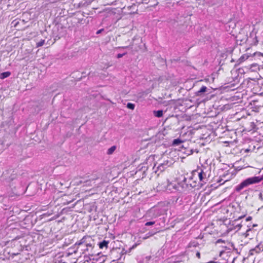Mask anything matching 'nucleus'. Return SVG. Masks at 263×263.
I'll use <instances>...</instances> for the list:
<instances>
[{"label":"nucleus","instance_id":"nucleus-13","mask_svg":"<svg viewBox=\"0 0 263 263\" xmlns=\"http://www.w3.org/2000/svg\"><path fill=\"white\" fill-rule=\"evenodd\" d=\"M108 244V241L103 240L102 242L99 243L98 245L99 248L101 249L104 248L107 249Z\"/></svg>","mask_w":263,"mask_h":263},{"label":"nucleus","instance_id":"nucleus-6","mask_svg":"<svg viewBox=\"0 0 263 263\" xmlns=\"http://www.w3.org/2000/svg\"><path fill=\"white\" fill-rule=\"evenodd\" d=\"M256 232L252 228H249L245 233L241 234V236L251 239L255 236Z\"/></svg>","mask_w":263,"mask_h":263},{"label":"nucleus","instance_id":"nucleus-37","mask_svg":"<svg viewBox=\"0 0 263 263\" xmlns=\"http://www.w3.org/2000/svg\"><path fill=\"white\" fill-rule=\"evenodd\" d=\"M156 166V165H155V166L153 167V168L154 169L155 168V167Z\"/></svg>","mask_w":263,"mask_h":263},{"label":"nucleus","instance_id":"nucleus-30","mask_svg":"<svg viewBox=\"0 0 263 263\" xmlns=\"http://www.w3.org/2000/svg\"><path fill=\"white\" fill-rule=\"evenodd\" d=\"M259 198L260 200H262L263 199V198H262V195L261 193H260L259 195Z\"/></svg>","mask_w":263,"mask_h":263},{"label":"nucleus","instance_id":"nucleus-24","mask_svg":"<svg viewBox=\"0 0 263 263\" xmlns=\"http://www.w3.org/2000/svg\"><path fill=\"white\" fill-rule=\"evenodd\" d=\"M168 161H164L163 163H161V164H163L164 166H165L166 168L168 166Z\"/></svg>","mask_w":263,"mask_h":263},{"label":"nucleus","instance_id":"nucleus-20","mask_svg":"<svg viewBox=\"0 0 263 263\" xmlns=\"http://www.w3.org/2000/svg\"><path fill=\"white\" fill-rule=\"evenodd\" d=\"M135 105L134 104L131 103H128L127 104V107L129 109L133 110L135 108Z\"/></svg>","mask_w":263,"mask_h":263},{"label":"nucleus","instance_id":"nucleus-26","mask_svg":"<svg viewBox=\"0 0 263 263\" xmlns=\"http://www.w3.org/2000/svg\"><path fill=\"white\" fill-rule=\"evenodd\" d=\"M130 48V46H128L117 47V48H118V49H127V48Z\"/></svg>","mask_w":263,"mask_h":263},{"label":"nucleus","instance_id":"nucleus-3","mask_svg":"<svg viewBox=\"0 0 263 263\" xmlns=\"http://www.w3.org/2000/svg\"><path fill=\"white\" fill-rule=\"evenodd\" d=\"M244 216H240L237 219L232 221L228 227L229 231H234L235 232L239 231L242 227L241 224L238 222L239 220L243 218Z\"/></svg>","mask_w":263,"mask_h":263},{"label":"nucleus","instance_id":"nucleus-10","mask_svg":"<svg viewBox=\"0 0 263 263\" xmlns=\"http://www.w3.org/2000/svg\"><path fill=\"white\" fill-rule=\"evenodd\" d=\"M207 91V87L205 86H202L199 90L196 92L195 95L197 96L202 97L203 94Z\"/></svg>","mask_w":263,"mask_h":263},{"label":"nucleus","instance_id":"nucleus-28","mask_svg":"<svg viewBox=\"0 0 263 263\" xmlns=\"http://www.w3.org/2000/svg\"><path fill=\"white\" fill-rule=\"evenodd\" d=\"M196 256L198 258H200V254L199 252H197L196 254Z\"/></svg>","mask_w":263,"mask_h":263},{"label":"nucleus","instance_id":"nucleus-12","mask_svg":"<svg viewBox=\"0 0 263 263\" xmlns=\"http://www.w3.org/2000/svg\"><path fill=\"white\" fill-rule=\"evenodd\" d=\"M94 246H87L86 249H85V253L88 254V255H90L92 257V250Z\"/></svg>","mask_w":263,"mask_h":263},{"label":"nucleus","instance_id":"nucleus-4","mask_svg":"<svg viewBox=\"0 0 263 263\" xmlns=\"http://www.w3.org/2000/svg\"><path fill=\"white\" fill-rule=\"evenodd\" d=\"M193 176H197L200 182H201V184L203 183H205L206 180V174L201 169H198L195 170L193 173Z\"/></svg>","mask_w":263,"mask_h":263},{"label":"nucleus","instance_id":"nucleus-32","mask_svg":"<svg viewBox=\"0 0 263 263\" xmlns=\"http://www.w3.org/2000/svg\"><path fill=\"white\" fill-rule=\"evenodd\" d=\"M245 151L246 152H249V151H250V150H249V149H248V148H247V149H246L245 150Z\"/></svg>","mask_w":263,"mask_h":263},{"label":"nucleus","instance_id":"nucleus-17","mask_svg":"<svg viewBox=\"0 0 263 263\" xmlns=\"http://www.w3.org/2000/svg\"><path fill=\"white\" fill-rule=\"evenodd\" d=\"M182 142V141L180 139L178 138V139H176L174 140V141L173 142V144L174 145H178Z\"/></svg>","mask_w":263,"mask_h":263},{"label":"nucleus","instance_id":"nucleus-5","mask_svg":"<svg viewBox=\"0 0 263 263\" xmlns=\"http://www.w3.org/2000/svg\"><path fill=\"white\" fill-rule=\"evenodd\" d=\"M80 244L83 246H95L94 240L91 236H85L80 240Z\"/></svg>","mask_w":263,"mask_h":263},{"label":"nucleus","instance_id":"nucleus-16","mask_svg":"<svg viewBox=\"0 0 263 263\" xmlns=\"http://www.w3.org/2000/svg\"><path fill=\"white\" fill-rule=\"evenodd\" d=\"M116 149V146L113 145L111 147H110L108 149L107 154L108 155H111L113 154V153L115 152V151Z\"/></svg>","mask_w":263,"mask_h":263},{"label":"nucleus","instance_id":"nucleus-25","mask_svg":"<svg viewBox=\"0 0 263 263\" xmlns=\"http://www.w3.org/2000/svg\"><path fill=\"white\" fill-rule=\"evenodd\" d=\"M77 256L76 255V257H74L73 259V260L71 262V263H76L77 261Z\"/></svg>","mask_w":263,"mask_h":263},{"label":"nucleus","instance_id":"nucleus-36","mask_svg":"<svg viewBox=\"0 0 263 263\" xmlns=\"http://www.w3.org/2000/svg\"><path fill=\"white\" fill-rule=\"evenodd\" d=\"M255 226H256V224H253V227H255Z\"/></svg>","mask_w":263,"mask_h":263},{"label":"nucleus","instance_id":"nucleus-27","mask_svg":"<svg viewBox=\"0 0 263 263\" xmlns=\"http://www.w3.org/2000/svg\"><path fill=\"white\" fill-rule=\"evenodd\" d=\"M103 30H104V29H100V30H98V31H97V33H97V34H99L101 33Z\"/></svg>","mask_w":263,"mask_h":263},{"label":"nucleus","instance_id":"nucleus-1","mask_svg":"<svg viewBox=\"0 0 263 263\" xmlns=\"http://www.w3.org/2000/svg\"><path fill=\"white\" fill-rule=\"evenodd\" d=\"M167 210V208L163 203H160L157 205L150 209L146 214V217L152 219L156 218L164 214Z\"/></svg>","mask_w":263,"mask_h":263},{"label":"nucleus","instance_id":"nucleus-19","mask_svg":"<svg viewBox=\"0 0 263 263\" xmlns=\"http://www.w3.org/2000/svg\"><path fill=\"white\" fill-rule=\"evenodd\" d=\"M45 43V40H41L37 43H36V47H39L42 46Z\"/></svg>","mask_w":263,"mask_h":263},{"label":"nucleus","instance_id":"nucleus-7","mask_svg":"<svg viewBox=\"0 0 263 263\" xmlns=\"http://www.w3.org/2000/svg\"><path fill=\"white\" fill-rule=\"evenodd\" d=\"M263 251V243H260L254 248L251 249L249 251L250 255H254Z\"/></svg>","mask_w":263,"mask_h":263},{"label":"nucleus","instance_id":"nucleus-31","mask_svg":"<svg viewBox=\"0 0 263 263\" xmlns=\"http://www.w3.org/2000/svg\"><path fill=\"white\" fill-rule=\"evenodd\" d=\"M244 59H245L244 57H243V56H242V57L240 58V59H239V60H241V61H242L244 60Z\"/></svg>","mask_w":263,"mask_h":263},{"label":"nucleus","instance_id":"nucleus-8","mask_svg":"<svg viewBox=\"0 0 263 263\" xmlns=\"http://www.w3.org/2000/svg\"><path fill=\"white\" fill-rule=\"evenodd\" d=\"M82 245L80 244V240L79 242H77L75 243V247H77V250L80 252L79 253L81 254L82 253H85V249L86 248V246L84 245L82 247Z\"/></svg>","mask_w":263,"mask_h":263},{"label":"nucleus","instance_id":"nucleus-11","mask_svg":"<svg viewBox=\"0 0 263 263\" xmlns=\"http://www.w3.org/2000/svg\"><path fill=\"white\" fill-rule=\"evenodd\" d=\"M99 178L98 176H96L95 177L91 178L89 180L86 181L85 183L86 185H90L92 186L95 183V181L97 180Z\"/></svg>","mask_w":263,"mask_h":263},{"label":"nucleus","instance_id":"nucleus-33","mask_svg":"<svg viewBox=\"0 0 263 263\" xmlns=\"http://www.w3.org/2000/svg\"><path fill=\"white\" fill-rule=\"evenodd\" d=\"M255 39H256V36H255ZM258 42V41L257 40V39H256V42L255 43V45Z\"/></svg>","mask_w":263,"mask_h":263},{"label":"nucleus","instance_id":"nucleus-23","mask_svg":"<svg viewBox=\"0 0 263 263\" xmlns=\"http://www.w3.org/2000/svg\"><path fill=\"white\" fill-rule=\"evenodd\" d=\"M155 221H148V222H146L145 225L146 226H152L154 224H155Z\"/></svg>","mask_w":263,"mask_h":263},{"label":"nucleus","instance_id":"nucleus-35","mask_svg":"<svg viewBox=\"0 0 263 263\" xmlns=\"http://www.w3.org/2000/svg\"><path fill=\"white\" fill-rule=\"evenodd\" d=\"M192 186V187H195L196 185H195V184H194V185H193Z\"/></svg>","mask_w":263,"mask_h":263},{"label":"nucleus","instance_id":"nucleus-22","mask_svg":"<svg viewBox=\"0 0 263 263\" xmlns=\"http://www.w3.org/2000/svg\"><path fill=\"white\" fill-rule=\"evenodd\" d=\"M85 20L82 18H78V23L83 24L85 22Z\"/></svg>","mask_w":263,"mask_h":263},{"label":"nucleus","instance_id":"nucleus-2","mask_svg":"<svg viewBox=\"0 0 263 263\" xmlns=\"http://www.w3.org/2000/svg\"><path fill=\"white\" fill-rule=\"evenodd\" d=\"M262 180H263V175L260 176H254L248 178L237 185L235 187V191L239 192L245 187L251 184L259 183Z\"/></svg>","mask_w":263,"mask_h":263},{"label":"nucleus","instance_id":"nucleus-15","mask_svg":"<svg viewBox=\"0 0 263 263\" xmlns=\"http://www.w3.org/2000/svg\"><path fill=\"white\" fill-rule=\"evenodd\" d=\"M11 75V72L10 71H6L2 72L0 74V79H4L9 77Z\"/></svg>","mask_w":263,"mask_h":263},{"label":"nucleus","instance_id":"nucleus-34","mask_svg":"<svg viewBox=\"0 0 263 263\" xmlns=\"http://www.w3.org/2000/svg\"><path fill=\"white\" fill-rule=\"evenodd\" d=\"M220 240H221L220 239H219V240H217V242H219Z\"/></svg>","mask_w":263,"mask_h":263},{"label":"nucleus","instance_id":"nucleus-21","mask_svg":"<svg viewBox=\"0 0 263 263\" xmlns=\"http://www.w3.org/2000/svg\"><path fill=\"white\" fill-rule=\"evenodd\" d=\"M127 52H124L123 53H119L117 54V58L118 59H120V58H121L122 57H123L124 55H125V54H126Z\"/></svg>","mask_w":263,"mask_h":263},{"label":"nucleus","instance_id":"nucleus-9","mask_svg":"<svg viewBox=\"0 0 263 263\" xmlns=\"http://www.w3.org/2000/svg\"><path fill=\"white\" fill-rule=\"evenodd\" d=\"M79 251L77 249V247H75V245L73 247H70L67 250V257L71 255H72L73 254H74V255H76L77 252H78Z\"/></svg>","mask_w":263,"mask_h":263},{"label":"nucleus","instance_id":"nucleus-14","mask_svg":"<svg viewBox=\"0 0 263 263\" xmlns=\"http://www.w3.org/2000/svg\"><path fill=\"white\" fill-rule=\"evenodd\" d=\"M153 114L155 117L160 118L162 117L163 111L162 110H154L153 111Z\"/></svg>","mask_w":263,"mask_h":263},{"label":"nucleus","instance_id":"nucleus-29","mask_svg":"<svg viewBox=\"0 0 263 263\" xmlns=\"http://www.w3.org/2000/svg\"><path fill=\"white\" fill-rule=\"evenodd\" d=\"M252 219V217L251 216H249L247 218H246V221H250Z\"/></svg>","mask_w":263,"mask_h":263},{"label":"nucleus","instance_id":"nucleus-18","mask_svg":"<svg viewBox=\"0 0 263 263\" xmlns=\"http://www.w3.org/2000/svg\"><path fill=\"white\" fill-rule=\"evenodd\" d=\"M157 171H160V172H163L165 168H166V167L165 166H163V164H160L158 166H157ZM155 172H157V170L155 171Z\"/></svg>","mask_w":263,"mask_h":263}]
</instances>
